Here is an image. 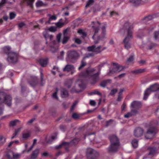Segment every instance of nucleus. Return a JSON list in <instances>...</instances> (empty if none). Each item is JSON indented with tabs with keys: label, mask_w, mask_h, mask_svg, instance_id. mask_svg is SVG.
<instances>
[{
	"label": "nucleus",
	"mask_w": 159,
	"mask_h": 159,
	"mask_svg": "<svg viewBox=\"0 0 159 159\" xmlns=\"http://www.w3.org/2000/svg\"><path fill=\"white\" fill-rule=\"evenodd\" d=\"M133 28V23L127 21L125 23L123 27L120 30V32L121 34L126 33L127 36L124 39L123 42L125 48L127 49H129L131 48V44L129 41L132 38Z\"/></svg>",
	"instance_id": "f257e3e1"
},
{
	"label": "nucleus",
	"mask_w": 159,
	"mask_h": 159,
	"mask_svg": "<svg viewBox=\"0 0 159 159\" xmlns=\"http://www.w3.org/2000/svg\"><path fill=\"white\" fill-rule=\"evenodd\" d=\"M12 98L11 95L6 94L0 92V104L4 103L7 106L11 107L12 105Z\"/></svg>",
	"instance_id": "f03ea898"
},
{
	"label": "nucleus",
	"mask_w": 159,
	"mask_h": 159,
	"mask_svg": "<svg viewBox=\"0 0 159 159\" xmlns=\"http://www.w3.org/2000/svg\"><path fill=\"white\" fill-rule=\"evenodd\" d=\"M87 159H98L99 153L94 150L88 148L87 152Z\"/></svg>",
	"instance_id": "7ed1b4c3"
},
{
	"label": "nucleus",
	"mask_w": 159,
	"mask_h": 159,
	"mask_svg": "<svg viewBox=\"0 0 159 159\" xmlns=\"http://www.w3.org/2000/svg\"><path fill=\"white\" fill-rule=\"evenodd\" d=\"M67 57L70 61L72 62L76 60L79 55L77 52L75 50H70L67 52Z\"/></svg>",
	"instance_id": "20e7f679"
},
{
	"label": "nucleus",
	"mask_w": 159,
	"mask_h": 159,
	"mask_svg": "<svg viewBox=\"0 0 159 159\" xmlns=\"http://www.w3.org/2000/svg\"><path fill=\"white\" fill-rule=\"evenodd\" d=\"M111 145L110 146L109 150L111 151V147L113 145H115V148H116L118 146H119V142L117 136L115 135H112L109 137Z\"/></svg>",
	"instance_id": "39448f33"
},
{
	"label": "nucleus",
	"mask_w": 159,
	"mask_h": 159,
	"mask_svg": "<svg viewBox=\"0 0 159 159\" xmlns=\"http://www.w3.org/2000/svg\"><path fill=\"white\" fill-rule=\"evenodd\" d=\"M102 46L99 45L96 47L95 45L89 46L87 48V50L89 52H91L96 54L101 53L102 51L101 50Z\"/></svg>",
	"instance_id": "423d86ee"
},
{
	"label": "nucleus",
	"mask_w": 159,
	"mask_h": 159,
	"mask_svg": "<svg viewBox=\"0 0 159 159\" xmlns=\"http://www.w3.org/2000/svg\"><path fill=\"white\" fill-rule=\"evenodd\" d=\"M17 54L15 52H12L10 53L8 56L7 61L11 63H15L17 61Z\"/></svg>",
	"instance_id": "0eeeda50"
},
{
	"label": "nucleus",
	"mask_w": 159,
	"mask_h": 159,
	"mask_svg": "<svg viewBox=\"0 0 159 159\" xmlns=\"http://www.w3.org/2000/svg\"><path fill=\"white\" fill-rule=\"evenodd\" d=\"M100 74V70L97 73L88 75L91 77L90 80V83L91 84H94L99 80V75Z\"/></svg>",
	"instance_id": "6e6552de"
},
{
	"label": "nucleus",
	"mask_w": 159,
	"mask_h": 159,
	"mask_svg": "<svg viewBox=\"0 0 159 159\" xmlns=\"http://www.w3.org/2000/svg\"><path fill=\"white\" fill-rule=\"evenodd\" d=\"M112 64L113 65L115 66L116 67H114L112 70H110L109 73H113L116 72H120L123 69V67L118 65V64L116 63H113Z\"/></svg>",
	"instance_id": "1a4fd4ad"
},
{
	"label": "nucleus",
	"mask_w": 159,
	"mask_h": 159,
	"mask_svg": "<svg viewBox=\"0 0 159 159\" xmlns=\"http://www.w3.org/2000/svg\"><path fill=\"white\" fill-rule=\"evenodd\" d=\"M143 130L142 128L139 127L137 128L134 130V135L136 137H140L143 135Z\"/></svg>",
	"instance_id": "9d476101"
},
{
	"label": "nucleus",
	"mask_w": 159,
	"mask_h": 159,
	"mask_svg": "<svg viewBox=\"0 0 159 159\" xmlns=\"http://www.w3.org/2000/svg\"><path fill=\"white\" fill-rule=\"evenodd\" d=\"M65 147V149L66 151L68 150L69 143L67 142H63L61 144L56 147V149H58L61 148L63 147Z\"/></svg>",
	"instance_id": "9b49d317"
},
{
	"label": "nucleus",
	"mask_w": 159,
	"mask_h": 159,
	"mask_svg": "<svg viewBox=\"0 0 159 159\" xmlns=\"http://www.w3.org/2000/svg\"><path fill=\"white\" fill-rule=\"evenodd\" d=\"M30 84L32 87H34L38 83V80L36 77L32 78L30 81H29Z\"/></svg>",
	"instance_id": "f8f14e48"
},
{
	"label": "nucleus",
	"mask_w": 159,
	"mask_h": 159,
	"mask_svg": "<svg viewBox=\"0 0 159 159\" xmlns=\"http://www.w3.org/2000/svg\"><path fill=\"white\" fill-rule=\"evenodd\" d=\"M61 95L63 98H65L69 96L68 91L65 88L61 87Z\"/></svg>",
	"instance_id": "ddd939ff"
},
{
	"label": "nucleus",
	"mask_w": 159,
	"mask_h": 159,
	"mask_svg": "<svg viewBox=\"0 0 159 159\" xmlns=\"http://www.w3.org/2000/svg\"><path fill=\"white\" fill-rule=\"evenodd\" d=\"M94 68H93L89 70H87L85 72L81 73L80 74L81 76H86L91 75V73L95 71Z\"/></svg>",
	"instance_id": "4468645a"
},
{
	"label": "nucleus",
	"mask_w": 159,
	"mask_h": 159,
	"mask_svg": "<svg viewBox=\"0 0 159 159\" xmlns=\"http://www.w3.org/2000/svg\"><path fill=\"white\" fill-rule=\"evenodd\" d=\"M141 105V104L140 102L134 101L131 103V107L132 108L138 109Z\"/></svg>",
	"instance_id": "2eb2a0df"
},
{
	"label": "nucleus",
	"mask_w": 159,
	"mask_h": 159,
	"mask_svg": "<svg viewBox=\"0 0 159 159\" xmlns=\"http://www.w3.org/2000/svg\"><path fill=\"white\" fill-rule=\"evenodd\" d=\"M157 150L155 147H148L147 149L148 151L149 152L148 155H149L153 156L155 154Z\"/></svg>",
	"instance_id": "dca6fc26"
},
{
	"label": "nucleus",
	"mask_w": 159,
	"mask_h": 159,
	"mask_svg": "<svg viewBox=\"0 0 159 159\" xmlns=\"http://www.w3.org/2000/svg\"><path fill=\"white\" fill-rule=\"evenodd\" d=\"M34 0H22L21 3H26L27 5L30 7H33V3Z\"/></svg>",
	"instance_id": "f3484780"
},
{
	"label": "nucleus",
	"mask_w": 159,
	"mask_h": 159,
	"mask_svg": "<svg viewBox=\"0 0 159 159\" xmlns=\"http://www.w3.org/2000/svg\"><path fill=\"white\" fill-rule=\"evenodd\" d=\"M74 69V66L72 65L68 64L66 65L63 69L64 71L69 72Z\"/></svg>",
	"instance_id": "a211bd4d"
},
{
	"label": "nucleus",
	"mask_w": 159,
	"mask_h": 159,
	"mask_svg": "<svg viewBox=\"0 0 159 159\" xmlns=\"http://www.w3.org/2000/svg\"><path fill=\"white\" fill-rule=\"evenodd\" d=\"M156 129L155 128H150L147 131L145 137L147 139H149L150 138L147 137V136L149 134H153L155 133Z\"/></svg>",
	"instance_id": "6ab92c4d"
},
{
	"label": "nucleus",
	"mask_w": 159,
	"mask_h": 159,
	"mask_svg": "<svg viewBox=\"0 0 159 159\" xmlns=\"http://www.w3.org/2000/svg\"><path fill=\"white\" fill-rule=\"evenodd\" d=\"M151 90V92H154L159 90V84H155L151 86L149 88Z\"/></svg>",
	"instance_id": "aec40b11"
},
{
	"label": "nucleus",
	"mask_w": 159,
	"mask_h": 159,
	"mask_svg": "<svg viewBox=\"0 0 159 159\" xmlns=\"http://www.w3.org/2000/svg\"><path fill=\"white\" fill-rule=\"evenodd\" d=\"M146 71L145 69H137L132 71V73L135 75H138L145 72Z\"/></svg>",
	"instance_id": "412c9836"
},
{
	"label": "nucleus",
	"mask_w": 159,
	"mask_h": 159,
	"mask_svg": "<svg viewBox=\"0 0 159 159\" xmlns=\"http://www.w3.org/2000/svg\"><path fill=\"white\" fill-rule=\"evenodd\" d=\"M73 83V81L71 79H69L66 80L64 83V86L68 89L70 88Z\"/></svg>",
	"instance_id": "4be33fe9"
},
{
	"label": "nucleus",
	"mask_w": 159,
	"mask_h": 159,
	"mask_svg": "<svg viewBox=\"0 0 159 159\" xmlns=\"http://www.w3.org/2000/svg\"><path fill=\"white\" fill-rule=\"evenodd\" d=\"M2 51L4 53L6 54L8 56L10 53L12 51L11 50V48L9 47H5L2 48Z\"/></svg>",
	"instance_id": "5701e85b"
},
{
	"label": "nucleus",
	"mask_w": 159,
	"mask_h": 159,
	"mask_svg": "<svg viewBox=\"0 0 159 159\" xmlns=\"http://www.w3.org/2000/svg\"><path fill=\"white\" fill-rule=\"evenodd\" d=\"M39 63L43 67H45L47 65L48 62V59H40L39 60Z\"/></svg>",
	"instance_id": "b1692460"
},
{
	"label": "nucleus",
	"mask_w": 159,
	"mask_h": 159,
	"mask_svg": "<svg viewBox=\"0 0 159 159\" xmlns=\"http://www.w3.org/2000/svg\"><path fill=\"white\" fill-rule=\"evenodd\" d=\"M39 152V150L36 149L33 151L31 155V159H35L38 157Z\"/></svg>",
	"instance_id": "393cba45"
},
{
	"label": "nucleus",
	"mask_w": 159,
	"mask_h": 159,
	"mask_svg": "<svg viewBox=\"0 0 159 159\" xmlns=\"http://www.w3.org/2000/svg\"><path fill=\"white\" fill-rule=\"evenodd\" d=\"M80 141L79 138H75L70 142H67L69 143V147L70 145H74L77 144Z\"/></svg>",
	"instance_id": "a878e982"
},
{
	"label": "nucleus",
	"mask_w": 159,
	"mask_h": 159,
	"mask_svg": "<svg viewBox=\"0 0 159 159\" xmlns=\"http://www.w3.org/2000/svg\"><path fill=\"white\" fill-rule=\"evenodd\" d=\"M79 87L80 88V89H77L75 86L74 87L70 90V92L71 93H79L82 91V85H79Z\"/></svg>",
	"instance_id": "bb28decb"
},
{
	"label": "nucleus",
	"mask_w": 159,
	"mask_h": 159,
	"mask_svg": "<svg viewBox=\"0 0 159 159\" xmlns=\"http://www.w3.org/2000/svg\"><path fill=\"white\" fill-rule=\"evenodd\" d=\"M48 16H49V17L48 19V21L45 22L46 24H50V21L51 20H56L57 18V16L55 15L52 16L50 14H48Z\"/></svg>",
	"instance_id": "cd10ccee"
},
{
	"label": "nucleus",
	"mask_w": 159,
	"mask_h": 159,
	"mask_svg": "<svg viewBox=\"0 0 159 159\" xmlns=\"http://www.w3.org/2000/svg\"><path fill=\"white\" fill-rule=\"evenodd\" d=\"M151 91V90L149 88L146 89L144 92L143 99L146 100L147 99L149 95L152 92Z\"/></svg>",
	"instance_id": "c85d7f7f"
},
{
	"label": "nucleus",
	"mask_w": 159,
	"mask_h": 159,
	"mask_svg": "<svg viewBox=\"0 0 159 159\" xmlns=\"http://www.w3.org/2000/svg\"><path fill=\"white\" fill-rule=\"evenodd\" d=\"M92 28L93 30V31L94 33V35L92 37V38L94 39V35L98 33V31L100 30V27L99 26H97L93 25L92 26Z\"/></svg>",
	"instance_id": "c756f323"
},
{
	"label": "nucleus",
	"mask_w": 159,
	"mask_h": 159,
	"mask_svg": "<svg viewBox=\"0 0 159 159\" xmlns=\"http://www.w3.org/2000/svg\"><path fill=\"white\" fill-rule=\"evenodd\" d=\"M131 144L134 148H136L138 145V140L136 139H133L131 141Z\"/></svg>",
	"instance_id": "7c9ffc66"
},
{
	"label": "nucleus",
	"mask_w": 159,
	"mask_h": 159,
	"mask_svg": "<svg viewBox=\"0 0 159 159\" xmlns=\"http://www.w3.org/2000/svg\"><path fill=\"white\" fill-rule=\"evenodd\" d=\"M84 58H83V59L82 60L81 62V64L80 66L78 68V69L79 70H81L85 66H86L87 65V63L84 61Z\"/></svg>",
	"instance_id": "2f4dec72"
},
{
	"label": "nucleus",
	"mask_w": 159,
	"mask_h": 159,
	"mask_svg": "<svg viewBox=\"0 0 159 159\" xmlns=\"http://www.w3.org/2000/svg\"><path fill=\"white\" fill-rule=\"evenodd\" d=\"M115 145H113L111 147V151H110L109 149L110 148V146L107 148V151L109 153H114L116 152L119 148V146H118L116 148H115Z\"/></svg>",
	"instance_id": "473e14b6"
},
{
	"label": "nucleus",
	"mask_w": 159,
	"mask_h": 159,
	"mask_svg": "<svg viewBox=\"0 0 159 159\" xmlns=\"http://www.w3.org/2000/svg\"><path fill=\"white\" fill-rule=\"evenodd\" d=\"M10 152L13 156V159H17L19 158L20 156L19 154L15 153L12 151H10Z\"/></svg>",
	"instance_id": "72a5a7b5"
},
{
	"label": "nucleus",
	"mask_w": 159,
	"mask_h": 159,
	"mask_svg": "<svg viewBox=\"0 0 159 159\" xmlns=\"http://www.w3.org/2000/svg\"><path fill=\"white\" fill-rule=\"evenodd\" d=\"M6 138L2 135L0 136V146L2 145L6 142Z\"/></svg>",
	"instance_id": "f704fd0d"
},
{
	"label": "nucleus",
	"mask_w": 159,
	"mask_h": 159,
	"mask_svg": "<svg viewBox=\"0 0 159 159\" xmlns=\"http://www.w3.org/2000/svg\"><path fill=\"white\" fill-rule=\"evenodd\" d=\"M110 81L111 80H103L101 82L100 84V85L103 87H105L106 86L107 83L110 82Z\"/></svg>",
	"instance_id": "c9c22d12"
},
{
	"label": "nucleus",
	"mask_w": 159,
	"mask_h": 159,
	"mask_svg": "<svg viewBox=\"0 0 159 159\" xmlns=\"http://www.w3.org/2000/svg\"><path fill=\"white\" fill-rule=\"evenodd\" d=\"M43 75L42 73V72L41 71L40 72V85L42 86L44 85L45 84V80L43 79Z\"/></svg>",
	"instance_id": "e433bc0d"
},
{
	"label": "nucleus",
	"mask_w": 159,
	"mask_h": 159,
	"mask_svg": "<svg viewBox=\"0 0 159 159\" xmlns=\"http://www.w3.org/2000/svg\"><path fill=\"white\" fill-rule=\"evenodd\" d=\"M69 39L70 37L68 36H63V39L62 41V44H65L66 43Z\"/></svg>",
	"instance_id": "4c0bfd02"
},
{
	"label": "nucleus",
	"mask_w": 159,
	"mask_h": 159,
	"mask_svg": "<svg viewBox=\"0 0 159 159\" xmlns=\"http://www.w3.org/2000/svg\"><path fill=\"white\" fill-rule=\"evenodd\" d=\"M19 121L18 120H15L12 121H11L10 122L9 126H10L13 127L16 125L17 123Z\"/></svg>",
	"instance_id": "58836bf2"
},
{
	"label": "nucleus",
	"mask_w": 159,
	"mask_h": 159,
	"mask_svg": "<svg viewBox=\"0 0 159 159\" xmlns=\"http://www.w3.org/2000/svg\"><path fill=\"white\" fill-rule=\"evenodd\" d=\"M58 89L57 88H56L55 92L52 95V97L54 98L55 99H58V97L57 95V93L58 92Z\"/></svg>",
	"instance_id": "ea45409f"
},
{
	"label": "nucleus",
	"mask_w": 159,
	"mask_h": 159,
	"mask_svg": "<svg viewBox=\"0 0 159 159\" xmlns=\"http://www.w3.org/2000/svg\"><path fill=\"white\" fill-rule=\"evenodd\" d=\"M30 134L29 133H23L22 134V138L25 140H26L30 137Z\"/></svg>",
	"instance_id": "a19ab883"
},
{
	"label": "nucleus",
	"mask_w": 159,
	"mask_h": 159,
	"mask_svg": "<svg viewBox=\"0 0 159 159\" xmlns=\"http://www.w3.org/2000/svg\"><path fill=\"white\" fill-rule=\"evenodd\" d=\"M157 46L156 43H152L148 46V49L149 50H151L153 48H154Z\"/></svg>",
	"instance_id": "79ce46f5"
},
{
	"label": "nucleus",
	"mask_w": 159,
	"mask_h": 159,
	"mask_svg": "<svg viewBox=\"0 0 159 159\" xmlns=\"http://www.w3.org/2000/svg\"><path fill=\"white\" fill-rule=\"evenodd\" d=\"M94 2V0H89L87 2L85 7L87 8L89 6L92 5Z\"/></svg>",
	"instance_id": "37998d69"
},
{
	"label": "nucleus",
	"mask_w": 159,
	"mask_h": 159,
	"mask_svg": "<svg viewBox=\"0 0 159 159\" xmlns=\"http://www.w3.org/2000/svg\"><path fill=\"white\" fill-rule=\"evenodd\" d=\"M153 16H148L145 17L143 19V20H145L146 21L152 20L154 18Z\"/></svg>",
	"instance_id": "c03bdc74"
},
{
	"label": "nucleus",
	"mask_w": 159,
	"mask_h": 159,
	"mask_svg": "<svg viewBox=\"0 0 159 159\" xmlns=\"http://www.w3.org/2000/svg\"><path fill=\"white\" fill-rule=\"evenodd\" d=\"M141 0H130V2L135 5L139 4Z\"/></svg>",
	"instance_id": "a18cd8bd"
},
{
	"label": "nucleus",
	"mask_w": 159,
	"mask_h": 159,
	"mask_svg": "<svg viewBox=\"0 0 159 159\" xmlns=\"http://www.w3.org/2000/svg\"><path fill=\"white\" fill-rule=\"evenodd\" d=\"M98 94L99 95L101 96V93H100L98 91L95 90L93 92L90 93H89V95H92L93 94Z\"/></svg>",
	"instance_id": "49530a36"
},
{
	"label": "nucleus",
	"mask_w": 159,
	"mask_h": 159,
	"mask_svg": "<svg viewBox=\"0 0 159 159\" xmlns=\"http://www.w3.org/2000/svg\"><path fill=\"white\" fill-rule=\"evenodd\" d=\"M154 37L156 40L159 39V31L154 32Z\"/></svg>",
	"instance_id": "de8ad7c7"
},
{
	"label": "nucleus",
	"mask_w": 159,
	"mask_h": 159,
	"mask_svg": "<svg viewBox=\"0 0 159 159\" xmlns=\"http://www.w3.org/2000/svg\"><path fill=\"white\" fill-rule=\"evenodd\" d=\"M48 30L51 32H55L57 30V28L56 27L52 26L49 28Z\"/></svg>",
	"instance_id": "09e8293b"
},
{
	"label": "nucleus",
	"mask_w": 159,
	"mask_h": 159,
	"mask_svg": "<svg viewBox=\"0 0 159 159\" xmlns=\"http://www.w3.org/2000/svg\"><path fill=\"white\" fill-rule=\"evenodd\" d=\"M43 4L42 1H38L36 4V6L37 7H40L43 6Z\"/></svg>",
	"instance_id": "8fccbe9b"
},
{
	"label": "nucleus",
	"mask_w": 159,
	"mask_h": 159,
	"mask_svg": "<svg viewBox=\"0 0 159 159\" xmlns=\"http://www.w3.org/2000/svg\"><path fill=\"white\" fill-rule=\"evenodd\" d=\"M94 56V53H89L85 54V57L83 58L85 59L86 58H89L90 57H92Z\"/></svg>",
	"instance_id": "3c124183"
},
{
	"label": "nucleus",
	"mask_w": 159,
	"mask_h": 159,
	"mask_svg": "<svg viewBox=\"0 0 159 159\" xmlns=\"http://www.w3.org/2000/svg\"><path fill=\"white\" fill-rule=\"evenodd\" d=\"M25 25V23L23 22H21L18 24V26L19 29H21Z\"/></svg>",
	"instance_id": "603ef678"
},
{
	"label": "nucleus",
	"mask_w": 159,
	"mask_h": 159,
	"mask_svg": "<svg viewBox=\"0 0 159 159\" xmlns=\"http://www.w3.org/2000/svg\"><path fill=\"white\" fill-rule=\"evenodd\" d=\"M56 24L57 27L60 28L64 25V23L63 22H61L59 21L56 23Z\"/></svg>",
	"instance_id": "864d4df0"
},
{
	"label": "nucleus",
	"mask_w": 159,
	"mask_h": 159,
	"mask_svg": "<svg viewBox=\"0 0 159 159\" xmlns=\"http://www.w3.org/2000/svg\"><path fill=\"white\" fill-rule=\"evenodd\" d=\"M105 34L106 33H102L98 37L100 38L99 39H100L101 40H102L104 38H106Z\"/></svg>",
	"instance_id": "5fc2aeb1"
},
{
	"label": "nucleus",
	"mask_w": 159,
	"mask_h": 159,
	"mask_svg": "<svg viewBox=\"0 0 159 159\" xmlns=\"http://www.w3.org/2000/svg\"><path fill=\"white\" fill-rule=\"evenodd\" d=\"M130 112L132 114V116H134L138 113V111L137 110L132 109L131 110Z\"/></svg>",
	"instance_id": "6e6d98bb"
},
{
	"label": "nucleus",
	"mask_w": 159,
	"mask_h": 159,
	"mask_svg": "<svg viewBox=\"0 0 159 159\" xmlns=\"http://www.w3.org/2000/svg\"><path fill=\"white\" fill-rule=\"evenodd\" d=\"M50 50L52 52L55 53L57 51V49L54 47L51 46Z\"/></svg>",
	"instance_id": "4d7b16f0"
},
{
	"label": "nucleus",
	"mask_w": 159,
	"mask_h": 159,
	"mask_svg": "<svg viewBox=\"0 0 159 159\" xmlns=\"http://www.w3.org/2000/svg\"><path fill=\"white\" fill-rule=\"evenodd\" d=\"M16 16V14L14 12H11L10 13V18L12 19L14 18Z\"/></svg>",
	"instance_id": "13d9d810"
},
{
	"label": "nucleus",
	"mask_w": 159,
	"mask_h": 159,
	"mask_svg": "<svg viewBox=\"0 0 159 159\" xmlns=\"http://www.w3.org/2000/svg\"><path fill=\"white\" fill-rule=\"evenodd\" d=\"M72 117L74 119H77L79 117V115L76 113H74L72 114Z\"/></svg>",
	"instance_id": "bf43d9fd"
},
{
	"label": "nucleus",
	"mask_w": 159,
	"mask_h": 159,
	"mask_svg": "<svg viewBox=\"0 0 159 159\" xmlns=\"http://www.w3.org/2000/svg\"><path fill=\"white\" fill-rule=\"evenodd\" d=\"M132 116V114H131V112H128L124 116L125 118H128Z\"/></svg>",
	"instance_id": "052dcab7"
},
{
	"label": "nucleus",
	"mask_w": 159,
	"mask_h": 159,
	"mask_svg": "<svg viewBox=\"0 0 159 159\" xmlns=\"http://www.w3.org/2000/svg\"><path fill=\"white\" fill-rule=\"evenodd\" d=\"M134 60V57L133 56H130L127 60V61L129 62H132Z\"/></svg>",
	"instance_id": "680f3d73"
},
{
	"label": "nucleus",
	"mask_w": 159,
	"mask_h": 159,
	"mask_svg": "<svg viewBox=\"0 0 159 159\" xmlns=\"http://www.w3.org/2000/svg\"><path fill=\"white\" fill-rule=\"evenodd\" d=\"M117 91V89H113L111 90V92L110 93V94L111 95H113L116 93Z\"/></svg>",
	"instance_id": "e2e57ef3"
},
{
	"label": "nucleus",
	"mask_w": 159,
	"mask_h": 159,
	"mask_svg": "<svg viewBox=\"0 0 159 159\" xmlns=\"http://www.w3.org/2000/svg\"><path fill=\"white\" fill-rule=\"evenodd\" d=\"M11 154L10 152V151H9L8 153H7L6 154V157L8 158V159H13V158H12L11 157Z\"/></svg>",
	"instance_id": "0e129e2a"
},
{
	"label": "nucleus",
	"mask_w": 159,
	"mask_h": 159,
	"mask_svg": "<svg viewBox=\"0 0 159 159\" xmlns=\"http://www.w3.org/2000/svg\"><path fill=\"white\" fill-rule=\"evenodd\" d=\"M75 41V43L78 44H80L82 43L81 40L79 39H76Z\"/></svg>",
	"instance_id": "69168bd1"
},
{
	"label": "nucleus",
	"mask_w": 159,
	"mask_h": 159,
	"mask_svg": "<svg viewBox=\"0 0 159 159\" xmlns=\"http://www.w3.org/2000/svg\"><path fill=\"white\" fill-rule=\"evenodd\" d=\"M7 0H2V1L0 3V8L3 6L4 4L6 3Z\"/></svg>",
	"instance_id": "338daca9"
},
{
	"label": "nucleus",
	"mask_w": 159,
	"mask_h": 159,
	"mask_svg": "<svg viewBox=\"0 0 159 159\" xmlns=\"http://www.w3.org/2000/svg\"><path fill=\"white\" fill-rule=\"evenodd\" d=\"M61 36V34H58L57 37V40L58 41V42L59 43L60 42V39Z\"/></svg>",
	"instance_id": "774afa93"
}]
</instances>
